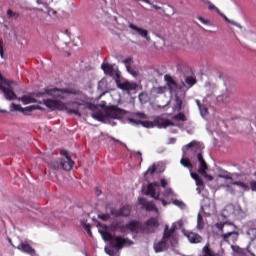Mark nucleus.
Segmentation results:
<instances>
[{
  "mask_svg": "<svg viewBox=\"0 0 256 256\" xmlns=\"http://www.w3.org/2000/svg\"><path fill=\"white\" fill-rule=\"evenodd\" d=\"M36 99L39 97H53L54 99H43V105H46L51 111H66L69 115L81 117L79 109L91 107L90 103L85 101V95L81 91L73 88H45L34 94Z\"/></svg>",
  "mask_w": 256,
  "mask_h": 256,
  "instance_id": "nucleus-1",
  "label": "nucleus"
},
{
  "mask_svg": "<svg viewBox=\"0 0 256 256\" xmlns=\"http://www.w3.org/2000/svg\"><path fill=\"white\" fill-rule=\"evenodd\" d=\"M175 231H177V224L173 223L171 228H169V225H165L162 239L153 245L155 253H163V251L169 249V245L172 247L177 245V235H175Z\"/></svg>",
  "mask_w": 256,
  "mask_h": 256,
  "instance_id": "nucleus-2",
  "label": "nucleus"
},
{
  "mask_svg": "<svg viewBox=\"0 0 256 256\" xmlns=\"http://www.w3.org/2000/svg\"><path fill=\"white\" fill-rule=\"evenodd\" d=\"M205 149V146H203V143L192 141L185 146H183L182 151V159L180 160V164L182 167H186V169H189V171H193V164L191 163V160L187 157V153H196V156L198 157L199 153Z\"/></svg>",
  "mask_w": 256,
  "mask_h": 256,
  "instance_id": "nucleus-3",
  "label": "nucleus"
},
{
  "mask_svg": "<svg viewBox=\"0 0 256 256\" xmlns=\"http://www.w3.org/2000/svg\"><path fill=\"white\" fill-rule=\"evenodd\" d=\"M129 123L133 125H142L146 129H153V127H158V129H167V127H175V123L171 120L163 117H158L154 121H141L137 118H130Z\"/></svg>",
  "mask_w": 256,
  "mask_h": 256,
  "instance_id": "nucleus-4",
  "label": "nucleus"
},
{
  "mask_svg": "<svg viewBox=\"0 0 256 256\" xmlns=\"http://www.w3.org/2000/svg\"><path fill=\"white\" fill-rule=\"evenodd\" d=\"M96 121H107V119H119L121 117V109L117 106L100 108L91 114Z\"/></svg>",
  "mask_w": 256,
  "mask_h": 256,
  "instance_id": "nucleus-5",
  "label": "nucleus"
},
{
  "mask_svg": "<svg viewBox=\"0 0 256 256\" xmlns=\"http://www.w3.org/2000/svg\"><path fill=\"white\" fill-rule=\"evenodd\" d=\"M61 155L64 158L53 160L49 163L50 169H53L54 171H59V169L71 171L73 169V165H75V162H73L71 156H69V152H67V150H62Z\"/></svg>",
  "mask_w": 256,
  "mask_h": 256,
  "instance_id": "nucleus-6",
  "label": "nucleus"
},
{
  "mask_svg": "<svg viewBox=\"0 0 256 256\" xmlns=\"http://www.w3.org/2000/svg\"><path fill=\"white\" fill-rule=\"evenodd\" d=\"M101 235L104 241H110V245L114 249H123L125 245L126 246L133 245V242L131 240L125 239L121 236H114L113 234L107 232V230H104L103 232H101Z\"/></svg>",
  "mask_w": 256,
  "mask_h": 256,
  "instance_id": "nucleus-7",
  "label": "nucleus"
},
{
  "mask_svg": "<svg viewBox=\"0 0 256 256\" xmlns=\"http://www.w3.org/2000/svg\"><path fill=\"white\" fill-rule=\"evenodd\" d=\"M146 195H149L156 201H161L163 207H167L171 202H167L165 199H160L159 197L161 196V189L159 188V183L153 182L148 184L147 190H146Z\"/></svg>",
  "mask_w": 256,
  "mask_h": 256,
  "instance_id": "nucleus-8",
  "label": "nucleus"
},
{
  "mask_svg": "<svg viewBox=\"0 0 256 256\" xmlns=\"http://www.w3.org/2000/svg\"><path fill=\"white\" fill-rule=\"evenodd\" d=\"M115 229H119L120 233H127L130 231V233H139V230L141 229V223L137 221H130L126 225L121 224H114Z\"/></svg>",
  "mask_w": 256,
  "mask_h": 256,
  "instance_id": "nucleus-9",
  "label": "nucleus"
},
{
  "mask_svg": "<svg viewBox=\"0 0 256 256\" xmlns=\"http://www.w3.org/2000/svg\"><path fill=\"white\" fill-rule=\"evenodd\" d=\"M101 69L104 71L106 75L113 77L116 83H117V80L121 79V74L119 73V70L113 67V65L109 63H103L101 65Z\"/></svg>",
  "mask_w": 256,
  "mask_h": 256,
  "instance_id": "nucleus-10",
  "label": "nucleus"
},
{
  "mask_svg": "<svg viewBox=\"0 0 256 256\" xmlns=\"http://www.w3.org/2000/svg\"><path fill=\"white\" fill-rule=\"evenodd\" d=\"M197 159L199 163L198 173L208 179V181H213V176L207 174V162L203 159V154L198 153Z\"/></svg>",
  "mask_w": 256,
  "mask_h": 256,
  "instance_id": "nucleus-11",
  "label": "nucleus"
},
{
  "mask_svg": "<svg viewBox=\"0 0 256 256\" xmlns=\"http://www.w3.org/2000/svg\"><path fill=\"white\" fill-rule=\"evenodd\" d=\"M129 29H131L132 35H140V37H143L146 39V41H151V37H149V31L146 29H143L133 23L128 24Z\"/></svg>",
  "mask_w": 256,
  "mask_h": 256,
  "instance_id": "nucleus-12",
  "label": "nucleus"
},
{
  "mask_svg": "<svg viewBox=\"0 0 256 256\" xmlns=\"http://www.w3.org/2000/svg\"><path fill=\"white\" fill-rule=\"evenodd\" d=\"M0 91L3 93L6 101H15V99L18 101L19 99L17 94H15V91H13V87H6L0 84Z\"/></svg>",
  "mask_w": 256,
  "mask_h": 256,
  "instance_id": "nucleus-13",
  "label": "nucleus"
},
{
  "mask_svg": "<svg viewBox=\"0 0 256 256\" xmlns=\"http://www.w3.org/2000/svg\"><path fill=\"white\" fill-rule=\"evenodd\" d=\"M116 85L118 89H121L122 91H135V89H137V83L129 82L127 80L122 82L120 78L116 80Z\"/></svg>",
  "mask_w": 256,
  "mask_h": 256,
  "instance_id": "nucleus-14",
  "label": "nucleus"
},
{
  "mask_svg": "<svg viewBox=\"0 0 256 256\" xmlns=\"http://www.w3.org/2000/svg\"><path fill=\"white\" fill-rule=\"evenodd\" d=\"M157 227H159V220L157 218H150L144 224L143 233H155Z\"/></svg>",
  "mask_w": 256,
  "mask_h": 256,
  "instance_id": "nucleus-15",
  "label": "nucleus"
},
{
  "mask_svg": "<svg viewBox=\"0 0 256 256\" xmlns=\"http://www.w3.org/2000/svg\"><path fill=\"white\" fill-rule=\"evenodd\" d=\"M37 109L41 110L42 108L39 105H31L23 108L19 104H15V103L11 104V111H20L21 113H25V112L31 113V111H35Z\"/></svg>",
  "mask_w": 256,
  "mask_h": 256,
  "instance_id": "nucleus-16",
  "label": "nucleus"
},
{
  "mask_svg": "<svg viewBox=\"0 0 256 256\" xmlns=\"http://www.w3.org/2000/svg\"><path fill=\"white\" fill-rule=\"evenodd\" d=\"M183 235L188 239L189 243L196 244V243H201V241H203V237H201V235L195 232L183 230Z\"/></svg>",
  "mask_w": 256,
  "mask_h": 256,
  "instance_id": "nucleus-17",
  "label": "nucleus"
},
{
  "mask_svg": "<svg viewBox=\"0 0 256 256\" xmlns=\"http://www.w3.org/2000/svg\"><path fill=\"white\" fill-rule=\"evenodd\" d=\"M165 81L167 83V86L169 88L170 93H179L181 91V87L175 82L173 77L171 76H165Z\"/></svg>",
  "mask_w": 256,
  "mask_h": 256,
  "instance_id": "nucleus-18",
  "label": "nucleus"
},
{
  "mask_svg": "<svg viewBox=\"0 0 256 256\" xmlns=\"http://www.w3.org/2000/svg\"><path fill=\"white\" fill-rule=\"evenodd\" d=\"M111 215H114V217H129L131 215V207L123 206L120 209H112Z\"/></svg>",
  "mask_w": 256,
  "mask_h": 256,
  "instance_id": "nucleus-19",
  "label": "nucleus"
},
{
  "mask_svg": "<svg viewBox=\"0 0 256 256\" xmlns=\"http://www.w3.org/2000/svg\"><path fill=\"white\" fill-rule=\"evenodd\" d=\"M140 205L146 209V211H155V213H159V209L155 206V203L147 201L145 198H138Z\"/></svg>",
  "mask_w": 256,
  "mask_h": 256,
  "instance_id": "nucleus-20",
  "label": "nucleus"
},
{
  "mask_svg": "<svg viewBox=\"0 0 256 256\" xmlns=\"http://www.w3.org/2000/svg\"><path fill=\"white\" fill-rule=\"evenodd\" d=\"M183 101H185V93L182 92L181 94L176 93L175 97H174V109H176V111H181V108L183 107Z\"/></svg>",
  "mask_w": 256,
  "mask_h": 256,
  "instance_id": "nucleus-21",
  "label": "nucleus"
},
{
  "mask_svg": "<svg viewBox=\"0 0 256 256\" xmlns=\"http://www.w3.org/2000/svg\"><path fill=\"white\" fill-rule=\"evenodd\" d=\"M18 101H21L23 105H29L31 103H38L37 98L33 94H25L22 97L18 98Z\"/></svg>",
  "mask_w": 256,
  "mask_h": 256,
  "instance_id": "nucleus-22",
  "label": "nucleus"
},
{
  "mask_svg": "<svg viewBox=\"0 0 256 256\" xmlns=\"http://www.w3.org/2000/svg\"><path fill=\"white\" fill-rule=\"evenodd\" d=\"M232 185L239 187L242 191H251V187L249 186V184L240 180L238 181L232 180Z\"/></svg>",
  "mask_w": 256,
  "mask_h": 256,
  "instance_id": "nucleus-23",
  "label": "nucleus"
},
{
  "mask_svg": "<svg viewBox=\"0 0 256 256\" xmlns=\"http://www.w3.org/2000/svg\"><path fill=\"white\" fill-rule=\"evenodd\" d=\"M195 83H197V80L195 79V77L188 76L185 78V81L183 82V87H185L186 89H191V87H193Z\"/></svg>",
  "mask_w": 256,
  "mask_h": 256,
  "instance_id": "nucleus-24",
  "label": "nucleus"
},
{
  "mask_svg": "<svg viewBox=\"0 0 256 256\" xmlns=\"http://www.w3.org/2000/svg\"><path fill=\"white\" fill-rule=\"evenodd\" d=\"M196 105L200 111L201 117H207L209 115V109L203 104H201V101L196 100Z\"/></svg>",
  "mask_w": 256,
  "mask_h": 256,
  "instance_id": "nucleus-25",
  "label": "nucleus"
},
{
  "mask_svg": "<svg viewBox=\"0 0 256 256\" xmlns=\"http://www.w3.org/2000/svg\"><path fill=\"white\" fill-rule=\"evenodd\" d=\"M151 93L153 95H163V93H167V87L165 86L153 87L151 90Z\"/></svg>",
  "mask_w": 256,
  "mask_h": 256,
  "instance_id": "nucleus-26",
  "label": "nucleus"
},
{
  "mask_svg": "<svg viewBox=\"0 0 256 256\" xmlns=\"http://www.w3.org/2000/svg\"><path fill=\"white\" fill-rule=\"evenodd\" d=\"M247 251L251 256H256V239L250 241Z\"/></svg>",
  "mask_w": 256,
  "mask_h": 256,
  "instance_id": "nucleus-27",
  "label": "nucleus"
},
{
  "mask_svg": "<svg viewBox=\"0 0 256 256\" xmlns=\"http://www.w3.org/2000/svg\"><path fill=\"white\" fill-rule=\"evenodd\" d=\"M203 256H219L217 253H215L211 248H209V244H206L202 248Z\"/></svg>",
  "mask_w": 256,
  "mask_h": 256,
  "instance_id": "nucleus-28",
  "label": "nucleus"
},
{
  "mask_svg": "<svg viewBox=\"0 0 256 256\" xmlns=\"http://www.w3.org/2000/svg\"><path fill=\"white\" fill-rule=\"evenodd\" d=\"M200 3H203L204 5H208V9L210 11H216V13H220L219 8H217L211 1L209 0H199Z\"/></svg>",
  "mask_w": 256,
  "mask_h": 256,
  "instance_id": "nucleus-29",
  "label": "nucleus"
},
{
  "mask_svg": "<svg viewBox=\"0 0 256 256\" xmlns=\"http://www.w3.org/2000/svg\"><path fill=\"white\" fill-rule=\"evenodd\" d=\"M246 235L250 239V241H255V239H256V228H249L246 231Z\"/></svg>",
  "mask_w": 256,
  "mask_h": 256,
  "instance_id": "nucleus-30",
  "label": "nucleus"
},
{
  "mask_svg": "<svg viewBox=\"0 0 256 256\" xmlns=\"http://www.w3.org/2000/svg\"><path fill=\"white\" fill-rule=\"evenodd\" d=\"M202 211H203V213H205V215L210 216L211 213H215V207L204 205V206H202Z\"/></svg>",
  "mask_w": 256,
  "mask_h": 256,
  "instance_id": "nucleus-31",
  "label": "nucleus"
},
{
  "mask_svg": "<svg viewBox=\"0 0 256 256\" xmlns=\"http://www.w3.org/2000/svg\"><path fill=\"white\" fill-rule=\"evenodd\" d=\"M219 179H227L228 181H233V177L228 171H222L221 174H218Z\"/></svg>",
  "mask_w": 256,
  "mask_h": 256,
  "instance_id": "nucleus-32",
  "label": "nucleus"
},
{
  "mask_svg": "<svg viewBox=\"0 0 256 256\" xmlns=\"http://www.w3.org/2000/svg\"><path fill=\"white\" fill-rule=\"evenodd\" d=\"M99 91H107V80L103 78L98 82Z\"/></svg>",
  "mask_w": 256,
  "mask_h": 256,
  "instance_id": "nucleus-33",
  "label": "nucleus"
},
{
  "mask_svg": "<svg viewBox=\"0 0 256 256\" xmlns=\"http://www.w3.org/2000/svg\"><path fill=\"white\" fill-rule=\"evenodd\" d=\"M171 202L173 203V205H175L176 207H179L180 209H185V203L181 200H177L175 198H171Z\"/></svg>",
  "mask_w": 256,
  "mask_h": 256,
  "instance_id": "nucleus-34",
  "label": "nucleus"
},
{
  "mask_svg": "<svg viewBox=\"0 0 256 256\" xmlns=\"http://www.w3.org/2000/svg\"><path fill=\"white\" fill-rule=\"evenodd\" d=\"M218 15H220V17L224 18V20L227 23H231V25H235L236 27H241V25L237 24L235 21L230 20L229 18H227V16L225 14H223L221 11H220V13H218Z\"/></svg>",
  "mask_w": 256,
  "mask_h": 256,
  "instance_id": "nucleus-35",
  "label": "nucleus"
},
{
  "mask_svg": "<svg viewBox=\"0 0 256 256\" xmlns=\"http://www.w3.org/2000/svg\"><path fill=\"white\" fill-rule=\"evenodd\" d=\"M172 119H175L176 121H183V122H185V121H187V116H185V114H183V113H178V114L174 115L172 117Z\"/></svg>",
  "mask_w": 256,
  "mask_h": 256,
  "instance_id": "nucleus-36",
  "label": "nucleus"
},
{
  "mask_svg": "<svg viewBox=\"0 0 256 256\" xmlns=\"http://www.w3.org/2000/svg\"><path fill=\"white\" fill-rule=\"evenodd\" d=\"M159 167V164H153L152 166H150L147 171L145 172V174H150V175H153V173H156L157 169Z\"/></svg>",
  "mask_w": 256,
  "mask_h": 256,
  "instance_id": "nucleus-37",
  "label": "nucleus"
},
{
  "mask_svg": "<svg viewBox=\"0 0 256 256\" xmlns=\"http://www.w3.org/2000/svg\"><path fill=\"white\" fill-rule=\"evenodd\" d=\"M196 181V185H197V189H196V191H198V193H201V189H203V187H205V184H204V182H203V179H201V178H198L197 180H195Z\"/></svg>",
  "mask_w": 256,
  "mask_h": 256,
  "instance_id": "nucleus-38",
  "label": "nucleus"
},
{
  "mask_svg": "<svg viewBox=\"0 0 256 256\" xmlns=\"http://www.w3.org/2000/svg\"><path fill=\"white\" fill-rule=\"evenodd\" d=\"M197 229H203L204 227V222H203V216L201 214L197 215Z\"/></svg>",
  "mask_w": 256,
  "mask_h": 256,
  "instance_id": "nucleus-39",
  "label": "nucleus"
},
{
  "mask_svg": "<svg viewBox=\"0 0 256 256\" xmlns=\"http://www.w3.org/2000/svg\"><path fill=\"white\" fill-rule=\"evenodd\" d=\"M164 197H175V192L171 188H167L164 192Z\"/></svg>",
  "mask_w": 256,
  "mask_h": 256,
  "instance_id": "nucleus-40",
  "label": "nucleus"
},
{
  "mask_svg": "<svg viewBox=\"0 0 256 256\" xmlns=\"http://www.w3.org/2000/svg\"><path fill=\"white\" fill-rule=\"evenodd\" d=\"M231 235H235V237H237L238 233L235 231H232V232L223 234L222 237L225 241H227V239H229L231 237Z\"/></svg>",
  "mask_w": 256,
  "mask_h": 256,
  "instance_id": "nucleus-41",
  "label": "nucleus"
},
{
  "mask_svg": "<svg viewBox=\"0 0 256 256\" xmlns=\"http://www.w3.org/2000/svg\"><path fill=\"white\" fill-rule=\"evenodd\" d=\"M47 15L52 19H55V17H57V11L53 10L52 8H49L47 10Z\"/></svg>",
  "mask_w": 256,
  "mask_h": 256,
  "instance_id": "nucleus-42",
  "label": "nucleus"
},
{
  "mask_svg": "<svg viewBox=\"0 0 256 256\" xmlns=\"http://www.w3.org/2000/svg\"><path fill=\"white\" fill-rule=\"evenodd\" d=\"M126 69L128 71V73H130V75H132V77H137V71H135L133 68H131V66L126 65Z\"/></svg>",
  "mask_w": 256,
  "mask_h": 256,
  "instance_id": "nucleus-43",
  "label": "nucleus"
},
{
  "mask_svg": "<svg viewBox=\"0 0 256 256\" xmlns=\"http://www.w3.org/2000/svg\"><path fill=\"white\" fill-rule=\"evenodd\" d=\"M0 84L6 85V87H13V81L7 80L5 78H3L2 82H0Z\"/></svg>",
  "mask_w": 256,
  "mask_h": 256,
  "instance_id": "nucleus-44",
  "label": "nucleus"
},
{
  "mask_svg": "<svg viewBox=\"0 0 256 256\" xmlns=\"http://www.w3.org/2000/svg\"><path fill=\"white\" fill-rule=\"evenodd\" d=\"M204 87L207 89V91H210V89H216L217 86L211 82H206Z\"/></svg>",
  "mask_w": 256,
  "mask_h": 256,
  "instance_id": "nucleus-45",
  "label": "nucleus"
},
{
  "mask_svg": "<svg viewBox=\"0 0 256 256\" xmlns=\"http://www.w3.org/2000/svg\"><path fill=\"white\" fill-rule=\"evenodd\" d=\"M229 98V96L227 95V94H222V95H219L218 97H217V101L219 102V103H223L226 99H228Z\"/></svg>",
  "mask_w": 256,
  "mask_h": 256,
  "instance_id": "nucleus-46",
  "label": "nucleus"
},
{
  "mask_svg": "<svg viewBox=\"0 0 256 256\" xmlns=\"http://www.w3.org/2000/svg\"><path fill=\"white\" fill-rule=\"evenodd\" d=\"M197 19H198V21H201L203 23V25H211V21H209L201 16H198Z\"/></svg>",
  "mask_w": 256,
  "mask_h": 256,
  "instance_id": "nucleus-47",
  "label": "nucleus"
},
{
  "mask_svg": "<svg viewBox=\"0 0 256 256\" xmlns=\"http://www.w3.org/2000/svg\"><path fill=\"white\" fill-rule=\"evenodd\" d=\"M134 117H138V119H147V115H145V113L142 112H137L133 114Z\"/></svg>",
  "mask_w": 256,
  "mask_h": 256,
  "instance_id": "nucleus-48",
  "label": "nucleus"
},
{
  "mask_svg": "<svg viewBox=\"0 0 256 256\" xmlns=\"http://www.w3.org/2000/svg\"><path fill=\"white\" fill-rule=\"evenodd\" d=\"M110 215L109 214H100L98 215V218L101 219L102 221H108V219H110Z\"/></svg>",
  "mask_w": 256,
  "mask_h": 256,
  "instance_id": "nucleus-49",
  "label": "nucleus"
},
{
  "mask_svg": "<svg viewBox=\"0 0 256 256\" xmlns=\"http://www.w3.org/2000/svg\"><path fill=\"white\" fill-rule=\"evenodd\" d=\"M251 191H256V180H252L249 184Z\"/></svg>",
  "mask_w": 256,
  "mask_h": 256,
  "instance_id": "nucleus-50",
  "label": "nucleus"
},
{
  "mask_svg": "<svg viewBox=\"0 0 256 256\" xmlns=\"http://www.w3.org/2000/svg\"><path fill=\"white\" fill-rule=\"evenodd\" d=\"M152 8L155 9L156 11H161V13H165V10L161 8V6L153 4Z\"/></svg>",
  "mask_w": 256,
  "mask_h": 256,
  "instance_id": "nucleus-51",
  "label": "nucleus"
},
{
  "mask_svg": "<svg viewBox=\"0 0 256 256\" xmlns=\"http://www.w3.org/2000/svg\"><path fill=\"white\" fill-rule=\"evenodd\" d=\"M84 229L86 230V232L88 233V235L91 236V225L85 224V225H84Z\"/></svg>",
  "mask_w": 256,
  "mask_h": 256,
  "instance_id": "nucleus-52",
  "label": "nucleus"
},
{
  "mask_svg": "<svg viewBox=\"0 0 256 256\" xmlns=\"http://www.w3.org/2000/svg\"><path fill=\"white\" fill-rule=\"evenodd\" d=\"M191 177H192V179H194L195 181H196L197 179H200L199 174L193 173V172H191Z\"/></svg>",
  "mask_w": 256,
  "mask_h": 256,
  "instance_id": "nucleus-53",
  "label": "nucleus"
},
{
  "mask_svg": "<svg viewBox=\"0 0 256 256\" xmlns=\"http://www.w3.org/2000/svg\"><path fill=\"white\" fill-rule=\"evenodd\" d=\"M160 185H161V187H167V180L161 179L160 180Z\"/></svg>",
  "mask_w": 256,
  "mask_h": 256,
  "instance_id": "nucleus-54",
  "label": "nucleus"
},
{
  "mask_svg": "<svg viewBox=\"0 0 256 256\" xmlns=\"http://www.w3.org/2000/svg\"><path fill=\"white\" fill-rule=\"evenodd\" d=\"M129 63H131V58H126V59L123 60L124 65L127 66V65H129Z\"/></svg>",
  "mask_w": 256,
  "mask_h": 256,
  "instance_id": "nucleus-55",
  "label": "nucleus"
},
{
  "mask_svg": "<svg viewBox=\"0 0 256 256\" xmlns=\"http://www.w3.org/2000/svg\"><path fill=\"white\" fill-rule=\"evenodd\" d=\"M177 141V139H175V138H170L169 139V144L170 145H173V143H175Z\"/></svg>",
  "mask_w": 256,
  "mask_h": 256,
  "instance_id": "nucleus-56",
  "label": "nucleus"
},
{
  "mask_svg": "<svg viewBox=\"0 0 256 256\" xmlns=\"http://www.w3.org/2000/svg\"><path fill=\"white\" fill-rule=\"evenodd\" d=\"M7 15H9V17H13V11L12 10H7Z\"/></svg>",
  "mask_w": 256,
  "mask_h": 256,
  "instance_id": "nucleus-57",
  "label": "nucleus"
},
{
  "mask_svg": "<svg viewBox=\"0 0 256 256\" xmlns=\"http://www.w3.org/2000/svg\"><path fill=\"white\" fill-rule=\"evenodd\" d=\"M137 1H142L143 3H147L148 5H151V1L149 0H137Z\"/></svg>",
  "mask_w": 256,
  "mask_h": 256,
  "instance_id": "nucleus-58",
  "label": "nucleus"
},
{
  "mask_svg": "<svg viewBox=\"0 0 256 256\" xmlns=\"http://www.w3.org/2000/svg\"><path fill=\"white\" fill-rule=\"evenodd\" d=\"M136 155H139L140 160L143 161V158L141 157V155H143V154L141 153V151H137V152H136Z\"/></svg>",
  "mask_w": 256,
  "mask_h": 256,
  "instance_id": "nucleus-59",
  "label": "nucleus"
},
{
  "mask_svg": "<svg viewBox=\"0 0 256 256\" xmlns=\"http://www.w3.org/2000/svg\"><path fill=\"white\" fill-rule=\"evenodd\" d=\"M177 225H179V227H183V220H179V221L177 222Z\"/></svg>",
  "mask_w": 256,
  "mask_h": 256,
  "instance_id": "nucleus-60",
  "label": "nucleus"
},
{
  "mask_svg": "<svg viewBox=\"0 0 256 256\" xmlns=\"http://www.w3.org/2000/svg\"><path fill=\"white\" fill-rule=\"evenodd\" d=\"M0 55L3 57V48H0Z\"/></svg>",
  "mask_w": 256,
  "mask_h": 256,
  "instance_id": "nucleus-61",
  "label": "nucleus"
},
{
  "mask_svg": "<svg viewBox=\"0 0 256 256\" xmlns=\"http://www.w3.org/2000/svg\"><path fill=\"white\" fill-rule=\"evenodd\" d=\"M3 76L1 75V73H0V83H2V81H3Z\"/></svg>",
  "mask_w": 256,
  "mask_h": 256,
  "instance_id": "nucleus-62",
  "label": "nucleus"
},
{
  "mask_svg": "<svg viewBox=\"0 0 256 256\" xmlns=\"http://www.w3.org/2000/svg\"><path fill=\"white\" fill-rule=\"evenodd\" d=\"M64 33H65L66 35H69V30H64Z\"/></svg>",
  "mask_w": 256,
  "mask_h": 256,
  "instance_id": "nucleus-63",
  "label": "nucleus"
},
{
  "mask_svg": "<svg viewBox=\"0 0 256 256\" xmlns=\"http://www.w3.org/2000/svg\"><path fill=\"white\" fill-rule=\"evenodd\" d=\"M0 113H7V111H5V110H0Z\"/></svg>",
  "mask_w": 256,
  "mask_h": 256,
  "instance_id": "nucleus-64",
  "label": "nucleus"
}]
</instances>
